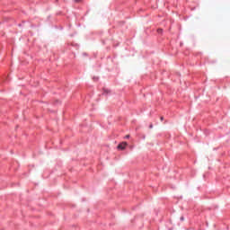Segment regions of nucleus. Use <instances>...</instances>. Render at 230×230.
I'll use <instances>...</instances> for the list:
<instances>
[{
	"label": "nucleus",
	"mask_w": 230,
	"mask_h": 230,
	"mask_svg": "<svg viewBox=\"0 0 230 230\" xmlns=\"http://www.w3.org/2000/svg\"><path fill=\"white\" fill-rule=\"evenodd\" d=\"M128 145V144L127 142H121L120 144L118 145L117 148L118 150H125Z\"/></svg>",
	"instance_id": "obj_1"
},
{
	"label": "nucleus",
	"mask_w": 230,
	"mask_h": 230,
	"mask_svg": "<svg viewBox=\"0 0 230 230\" xmlns=\"http://www.w3.org/2000/svg\"><path fill=\"white\" fill-rule=\"evenodd\" d=\"M157 33H159V35H161L163 33V29H158Z\"/></svg>",
	"instance_id": "obj_2"
},
{
	"label": "nucleus",
	"mask_w": 230,
	"mask_h": 230,
	"mask_svg": "<svg viewBox=\"0 0 230 230\" xmlns=\"http://www.w3.org/2000/svg\"><path fill=\"white\" fill-rule=\"evenodd\" d=\"M128 137H130V135H127V136L125 137V139H128Z\"/></svg>",
	"instance_id": "obj_3"
},
{
	"label": "nucleus",
	"mask_w": 230,
	"mask_h": 230,
	"mask_svg": "<svg viewBox=\"0 0 230 230\" xmlns=\"http://www.w3.org/2000/svg\"><path fill=\"white\" fill-rule=\"evenodd\" d=\"M149 128H154V125L150 124V125H149Z\"/></svg>",
	"instance_id": "obj_4"
},
{
	"label": "nucleus",
	"mask_w": 230,
	"mask_h": 230,
	"mask_svg": "<svg viewBox=\"0 0 230 230\" xmlns=\"http://www.w3.org/2000/svg\"><path fill=\"white\" fill-rule=\"evenodd\" d=\"M82 0H75V3H80Z\"/></svg>",
	"instance_id": "obj_5"
},
{
	"label": "nucleus",
	"mask_w": 230,
	"mask_h": 230,
	"mask_svg": "<svg viewBox=\"0 0 230 230\" xmlns=\"http://www.w3.org/2000/svg\"><path fill=\"white\" fill-rule=\"evenodd\" d=\"M163 119H164V118L163 117H161V120L163 121Z\"/></svg>",
	"instance_id": "obj_6"
}]
</instances>
